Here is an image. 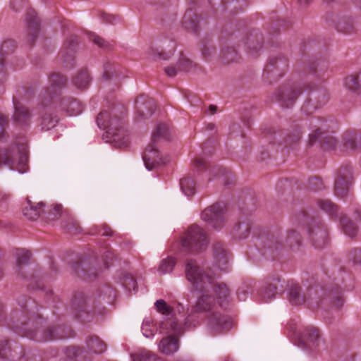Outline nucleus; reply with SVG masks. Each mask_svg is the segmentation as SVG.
<instances>
[{"label": "nucleus", "mask_w": 361, "mask_h": 361, "mask_svg": "<svg viewBox=\"0 0 361 361\" xmlns=\"http://www.w3.org/2000/svg\"><path fill=\"white\" fill-rule=\"evenodd\" d=\"M287 298L293 305H300L305 302L310 308L329 306L340 308L345 302L343 293L338 284L331 283L325 286H310L304 291L302 286L295 283L288 285Z\"/></svg>", "instance_id": "nucleus-1"}, {"label": "nucleus", "mask_w": 361, "mask_h": 361, "mask_svg": "<svg viewBox=\"0 0 361 361\" xmlns=\"http://www.w3.org/2000/svg\"><path fill=\"white\" fill-rule=\"evenodd\" d=\"M20 310L12 312L8 326L17 334L37 342L56 340L54 326L40 329L44 322V318L36 311L35 301L31 298L26 299L25 303L18 302Z\"/></svg>", "instance_id": "nucleus-2"}, {"label": "nucleus", "mask_w": 361, "mask_h": 361, "mask_svg": "<svg viewBox=\"0 0 361 361\" xmlns=\"http://www.w3.org/2000/svg\"><path fill=\"white\" fill-rule=\"evenodd\" d=\"M125 112V106L115 105L110 111H102L97 117V126L106 130L103 138L118 148L126 147L129 144L128 135L123 128Z\"/></svg>", "instance_id": "nucleus-3"}, {"label": "nucleus", "mask_w": 361, "mask_h": 361, "mask_svg": "<svg viewBox=\"0 0 361 361\" xmlns=\"http://www.w3.org/2000/svg\"><path fill=\"white\" fill-rule=\"evenodd\" d=\"M186 278L191 282L192 289L198 292L210 293L212 290L220 300L229 296V289L224 283L215 282L211 270H204L195 260L190 259L185 267Z\"/></svg>", "instance_id": "nucleus-4"}, {"label": "nucleus", "mask_w": 361, "mask_h": 361, "mask_svg": "<svg viewBox=\"0 0 361 361\" xmlns=\"http://www.w3.org/2000/svg\"><path fill=\"white\" fill-rule=\"evenodd\" d=\"M310 126L312 130L310 134L309 144L313 145L319 142L324 149H334L337 141L329 134L334 132L336 126L335 119L331 117L319 116L310 119Z\"/></svg>", "instance_id": "nucleus-5"}, {"label": "nucleus", "mask_w": 361, "mask_h": 361, "mask_svg": "<svg viewBox=\"0 0 361 361\" xmlns=\"http://www.w3.org/2000/svg\"><path fill=\"white\" fill-rule=\"evenodd\" d=\"M159 327L161 330H165L169 336L161 340L159 348L162 353L171 355L178 350V338L184 334L182 324L175 319H169L161 322Z\"/></svg>", "instance_id": "nucleus-6"}, {"label": "nucleus", "mask_w": 361, "mask_h": 361, "mask_svg": "<svg viewBox=\"0 0 361 361\" xmlns=\"http://www.w3.org/2000/svg\"><path fill=\"white\" fill-rule=\"evenodd\" d=\"M28 154L25 144H18L16 149L0 150V166L6 165L11 169L24 173L28 169Z\"/></svg>", "instance_id": "nucleus-7"}, {"label": "nucleus", "mask_w": 361, "mask_h": 361, "mask_svg": "<svg viewBox=\"0 0 361 361\" xmlns=\"http://www.w3.org/2000/svg\"><path fill=\"white\" fill-rule=\"evenodd\" d=\"M181 245L185 252L199 253L204 250L208 245L207 234L199 226L192 225L183 238Z\"/></svg>", "instance_id": "nucleus-8"}, {"label": "nucleus", "mask_w": 361, "mask_h": 361, "mask_svg": "<svg viewBox=\"0 0 361 361\" xmlns=\"http://www.w3.org/2000/svg\"><path fill=\"white\" fill-rule=\"evenodd\" d=\"M288 68V59L283 54L269 56L264 68L262 78L268 84L278 81Z\"/></svg>", "instance_id": "nucleus-9"}, {"label": "nucleus", "mask_w": 361, "mask_h": 361, "mask_svg": "<svg viewBox=\"0 0 361 361\" xmlns=\"http://www.w3.org/2000/svg\"><path fill=\"white\" fill-rule=\"evenodd\" d=\"M317 204L321 209L328 213L332 218L339 217L342 231L345 235L351 238L357 235L358 231L357 225L345 216H338V207L330 200H318Z\"/></svg>", "instance_id": "nucleus-10"}, {"label": "nucleus", "mask_w": 361, "mask_h": 361, "mask_svg": "<svg viewBox=\"0 0 361 361\" xmlns=\"http://www.w3.org/2000/svg\"><path fill=\"white\" fill-rule=\"evenodd\" d=\"M49 82L51 87L44 88L39 94L40 106L47 108L54 104L58 98L57 92L55 88H61L67 83V78L59 73H53L49 77Z\"/></svg>", "instance_id": "nucleus-11"}, {"label": "nucleus", "mask_w": 361, "mask_h": 361, "mask_svg": "<svg viewBox=\"0 0 361 361\" xmlns=\"http://www.w3.org/2000/svg\"><path fill=\"white\" fill-rule=\"evenodd\" d=\"M303 87L298 83H285L275 92L274 97L282 107H292L298 97L303 92Z\"/></svg>", "instance_id": "nucleus-12"}, {"label": "nucleus", "mask_w": 361, "mask_h": 361, "mask_svg": "<svg viewBox=\"0 0 361 361\" xmlns=\"http://www.w3.org/2000/svg\"><path fill=\"white\" fill-rule=\"evenodd\" d=\"M307 233L312 245L322 248L327 242L328 231L319 217H311L307 222Z\"/></svg>", "instance_id": "nucleus-13"}, {"label": "nucleus", "mask_w": 361, "mask_h": 361, "mask_svg": "<svg viewBox=\"0 0 361 361\" xmlns=\"http://www.w3.org/2000/svg\"><path fill=\"white\" fill-rule=\"evenodd\" d=\"M329 99L327 90L324 87H317L311 90L305 101L302 111L307 115L312 114L316 109L325 105Z\"/></svg>", "instance_id": "nucleus-14"}, {"label": "nucleus", "mask_w": 361, "mask_h": 361, "mask_svg": "<svg viewBox=\"0 0 361 361\" xmlns=\"http://www.w3.org/2000/svg\"><path fill=\"white\" fill-rule=\"evenodd\" d=\"M241 42L243 43L247 54L256 58L264 47V37L259 29L253 28L244 34Z\"/></svg>", "instance_id": "nucleus-15"}, {"label": "nucleus", "mask_w": 361, "mask_h": 361, "mask_svg": "<svg viewBox=\"0 0 361 361\" xmlns=\"http://www.w3.org/2000/svg\"><path fill=\"white\" fill-rule=\"evenodd\" d=\"M225 205L223 202H216L205 208L202 212V219L215 229L224 225Z\"/></svg>", "instance_id": "nucleus-16"}, {"label": "nucleus", "mask_w": 361, "mask_h": 361, "mask_svg": "<svg viewBox=\"0 0 361 361\" xmlns=\"http://www.w3.org/2000/svg\"><path fill=\"white\" fill-rule=\"evenodd\" d=\"M95 259L90 256H80L71 264L72 269L80 278L85 280H92L97 276V271L93 264Z\"/></svg>", "instance_id": "nucleus-17"}, {"label": "nucleus", "mask_w": 361, "mask_h": 361, "mask_svg": "<svg viewBox=\"0 0 361 361\" xmlns=\"http://www.w3.org/2000/svg\"><path fill=\"white\" fill-rule=\"evenodd\" d=\"M353 181V177L351 166L348 165L341 166L338 171V178L334 184L335 195L341 198L345 197Z\"/></svg>", "instance_id": "nucleus-18"}, {"label": "nucleus", "mask_w": 361, "mask_h": 361, "mask_svg": "<svg viewBox=\"0 0 361 361\" xmlns=\"http://www.w3.org/2000/svg\"><path fill=\"white\" fill-rule=\"evenodd\" d=\"M90 298L83 292H76L72 300V307L75 311V317L82 322L88 321L90 312L92 310L90 305Z\"/></svg>", "instance_id": "nucleus-19"}, {"label": "nucleus", "mask_w": 361, "mask_h": 361, "mask_svg": "<svg viewBox=\"0 0 361 361\" xmlns=\"http://www.w3.org/2000/svg\"><path fill=\"white\" fill-rule=\"evenodd\" d=\"M27 36L25 42L32 48L37 41L40 31V20L35 10L30 8L26 13Z\"/></svg>", "instance_id": "nucleus-20"}, {"label": "nucleus", "mask_w": 361, "mask_h": 361, "mask_svg": "<svg viewBox=\"0 0 361 361\" xmlns=\"http://www.w3.org/2000/svg\"><path fill=\"white\" fill-rule=\"evenodd\" d=\"M208 325L213 332L221 334L232 328L233 321L228 315L214 312L208 317Z\"/></svg>", "instance_id": "nucleus-21"}, {"label": "nucleus", "mask_w": 361, "mask_h": 361, "mask_svg": "<svg viewBox=\"0 0 361 361\" xmlns=\"http://www.w3.org/2000/svg\"><path fill=\"white\" fill-rule=\"evenodd\" d=\"M297 336L298 338L295 344L301 348L306 350L318 345L320 334L318 329L310 326L305 328L302 332L298 333Z\"/></svg>", "instance_id": "nucleus-22"}, {"label": "nucleus", "mask_w": 361, "mask_h": 361, "mask_svg": "<svg viewBox=\"0 0 361 361\" xmlns=\"http://www.w3.org/2000/svg\"><path fill=\"white\" fill-rule=\"evenodd\" d=\"M156 107L154 99L147 95L141 94L135 101L137 115L142 119L151 117L154 113Z\"/></svg>", "instance_id": "nucleus-23"}, {"label": "nucleus", "mask_w": 361, "mask_h": 361, "mask_svg": "<svg viewBox=\"0 0 361 361\" xmlns=\"http://www.w3.org/2000/svg\"><path fill=\"white\" fill-rule=\"evenodd\" d=\"M145 165L148 170H152L160 164H164L166 161L163 159L157 147V144L151 142L146 147L143 154Z\"/></svg>", "instance_id": "nucleus-24"}, {"label": "nucleus", "mask_w": 361, "mask_h": 361, "mask_svg": "<svg viewBox=\"0 0 361 361\" xmlns=\"http://www.w3.org/2000/svg\"><path fill=\"white\" fill-rule=\"evenodd\" d=\"M188 1L190 7L186 10L183 17L182 25L185 29L197 33L199 30L200 17L195 11L196 0Z\"/></svg>", "instance_id": "nucleus-25"}, {"label": "nucleus", "mask_w": 361, "mask_h": 361, "mask_svg": "<svg viewBox=\"0 0 361 361\" xmlns=\"http://www.w3.org/2000/svg\"><path fill=\"white\" fill-rule=\"evenodd\" d=\"M78 43V37L71 35L64 43V49L60 53L63 63L69 68H72L75 66V48Z\"/></svg>", "instance_id": "nucleus-26"}, {"label": "nucleus", "mask_w": 361, "mask_h": 361, "mask_svg": "<svg viewBox=\"0 0 361 361\" xmlns=\"http://www.w3.org/2000/svg\"><path fill=\"white\" fill-rule=\"evenodd\" d=\"M13 102L15 110L13 116L14 123L18 126H28L32 116L31 111L14 97Z\"/></svg>", "instance_id": "nucleus-27"}, {"label": "nucleus", "mask_w": 361, "mask_h": 361, "mask_svg": "<svg viewBox=\"0 0 361 361\" xmlns=\"http://www.w3.org/2000/svg\"><path fill=\"white\" fill-rule=\"evenodd\" d=\"M281 281V276L278 274H274L269 276L266 285L262 288L260 291L262 298L265 301L274 298L277 294L279 284Z\"/></svg>", "instance_id": "nucleus-28"}, {"label": "nucleus", "mask_w": 361, "mask_h": 361, "mask_svg": "<svg viewBox=\"0 0 361 361\" xmlns=\"http://www.w3.org/2000/svg\"><path fill=\"white\" fill-rule=\"evenodd\" d=\"M31 252L24 249H18L16 252V263L14 268L15 274L18 277L26 278L25 268L29 264Z\"/></svg>", "instance_id": "nucleus-29"}, {"label": "nucleus", "mask_w": 361, "mask_h": 361, "mask_svg": "<svg viewBox=\"0 0 361 361\" xmlns=\"http://www.w3.org/2000/svg\"><path fill=\"white\" fill-rule=\"evenodd\" d=\"M283 248V240L280 238L279 234H269L264 240V249L265 253L269 252L273 258L279 250Z\"/></svg>", "instance_id": "nucleus-30"}, {"label": "nucleus", "mask_w": 361, "mask_h": 361, "mask_svg": "<svg viewBox=\"0 0 361 361\" xmlns=\"http://www.w3.org/2000/svg\"><path fill=\"white\" fill-rule=\"evenodd\" d=\"M213 251L216 266L221 270H226L228 262V252L225 245L222 243H216L214 245Z\"/></svg>", "instance_id": "nucleus-31"}, {"label": "nucleus", "mask_w": 361, "mask_h": 361, "mask_svg": "<svg viewBox=\"0 0 361 361\" xmlns=\"http://www.w3.org/2000/svg\"><path fill=\"white\" fill-rule=\"evenodd\" d=\"M124 75L118 64L107 62L104 66V73L102 78L106 80H113L118 84Z\"/></svg>", "instance_id": "nucleus-32"}, {"label": "nucleus", "mask_w": 361, "mask_h": 361, "mask_svg": "<svg viewBox=\"0 0 361 361\" xmlns=\"http://www.w3.org/2000/svg\"><path fill=\"white\" fill-rule=\"evenodd\" d=\"M73 85L78 90H83L88 88L92 77L87 68H82L72 78Z\"/></svg>", "instance_id": "nucleus-33"}, {"label": "nucleus", "mask_w": 361, "mask_h": 361, "mask_svg": "<svg viewBox=\"0 0 361 361\" xmlns=\"http://www.w3.org/2000/svg\"><path fill=\"white\" fill-rule=\"evenodd\" d=\"M252 224L250 220L245 216H242L238 222L233 227L232 233L234 237L239 239H245L248 237Z\"/></svg>", "instance_id": "nucleus-34"}, {"label": "nucleus", "mask_w": 361, "mask_h": 361, "mask_svg": "<svg viewBox=\"0 0 361 361\" xmlns=\"http://www.w3.org/2000/svg\"><path fill=\"white\" fill-rule=\"evenodd\" d=\"M202 295L198 298L195 305L192 307L195 312H206L212 310L214 306V299L209 293L201 292Z\"/></svg>", "instance_id": "nucleus-35"}, {"label": "nucleus", "mask_w": 361, "mask_h": 361, "mask_svg": "<svg viewBox=\"0 0 361 361\" xmlns=\"http://www.w3.org/2000/svg\"><path fill=\"white\" fill-rule=\"evenodd\" d=\"M61 108L70 115H77L82 111V104L75 99L64 97L61 100Z\"/></svg>", "instance_id": "nucleus-36"}, {"label": "nucleus", "mask_w": 361, "mask_h": 361, "mask_svg": "<svg viewBox=\"0 0 361 361\" xmlns=\"http://www.w3.org/2000/svg\"><path fill=\"white\" fill-rule=\"evenodd\" d=\"M343 142L345 147L353 150L361 149V136L355 132L346 131L343 135Z\"/></svg>", "instance_id": "nucleus-37"}, {"label": "nucleus", "mask_w": 361, "mask_h": 361, "mask_svg": "<svg viewBox=\"0 0 361 361\" xmlns=\"http://www.w3.org/2000/svg\"><path fill=\"white\" fill-rule=\"evenodd\" d=\"M59 120L58 116L56 114H54L51 109L49 107L42 115L40 121L42 130H49L54 128L58 123Z\"/></svg>", "instance_id": "nucleus-38"}, {"label": "nucleus", "mask_w": 361, "mask_h": 361, "mask_svg": "<svg viewBox=\"0 0 361 361\" xmlns=\"http://www.w3.org/2000/svg\"><path fill=\"white\" fill-rule=\"evenodd\" d=\"M43 206V202H39L37 205H34L30 200H27V206L23 208V214L30 220H37L42 213V207Z\"/></svg>", "instance_id": "nucleus-39"}, {"label": "nucleus", "mask_w": 361, "mask_h": 361, "mask_svg": "<svg viewBox=\"0 0 361 361\" xmlns=\"http://www.w3.org/2000/svg\"><path fill=\"white\" fill-rule=\"evenodd\" d=\"M240 59V54L233 47H226L221 51L220 59L224 64L238 62Z\"/></svg>", "instance_id": "nucleus-40"}, {"label": "nucleus", "mask_w": 361, "mask_h": 361, "mask_svg": "<svg viewBox=\"0 0 361 361\" xmlns=\"http://www.w3.org/2000/svg\"><path fill=\"white\" fill-rule=\"evenodd\" d=\"M327 69V65L325 61H320L317 62L310 61L305 66V71L315 75L318 78L324 76V73Z\"/></svg>", "instance_id": "nucleus-41"}, {"label": "nucleus", "mask_w": 361, "mask_h": 361, "mask_svg": "<svg viewBox=\"0 0 361 361\" xmlns=\"http://www.w3.org/2000/svg\"><path fill=\"white\" fill-rule=\"evenodd\" d=\"M16 48V42L13 39H6L3 42L0 47V72L4 70L5 56L14 52Z\"/></svg>", "instance_id": "nucleus-42"}, {"label": "nucleus", "mask_w": 361, "mask_h": 361, "mask_svg": "<svg viewBox=\"0 0 361 361\" xmlns=\"http://www.w3.org/2000/svg\"><path fill=\"white\" fill-rule=\"evenodd\" d=\"M86 344L89 350L97 354H101L106 349V343L97 336H89Z\"/></svg>", "instance_id": "nucleus-43"}, {"label": "nucleus", "mask_w": 361, "mask_h": 361, "mask_svg": "<svg viewBox=\"0 0 361 361\" xmlns=\"http://www.w3.org/2000/svg\"><path fill=\"white\" fill-rule=\"evenodd\" d=\"M169 140L170 132L166 123H159L156 127L152 135V141L157 144L160 140Z\"/></svg>", "instance_id": "nucleus-44"}, {"label": "nucleus", "mask_w": 361, "mask_h": 361, "mask_svg": "<svg viewBox=\"0 0 361 361\" xmlns=\"http://www.w3.org/2000/svg\"><path fill=\"white\" fill-rule=\"evenodd\" d=\"M345 87L356 94H361V72L352 74L345 78Z\"/></svg>", "instance_id": "nucleus-45"}, {"label": "nucleus", "mask_w": 361, "mask_h": 361, "mask_svg": "<svg viewBox=\"0 0 361 361\" xmlns=\"http://www.w3.org/2000/svg\"><path fill=\"white\" fill-rule=\"evenodd\" d=\"M133 361H164L150 351L142 349L130 354Z\"/></svg>", "instance_id": "nucleus-46"}, {"label": "nucleus", "mask_w": 361, "mask_h": 361, "mask_svg": "<svg viewBox=\"0 0 361 361\" xmlns=\"http://www.w3.org/2000/svg\"><path fill=\"white\" fill-rule=\"evenodd\" d=\"M200 49L202 57L207 61H209L216 52V47L209 39L202 40Z\"/></svg>", "instance_id": "nucleus-47"}, {"label": "nucleus", "mask_w": 361, "mask_h": 361, "mask_svg": "<svg viewBox=\"0 0 361 361\" xmlns=\"http://www.w3.org/2000/svg\"><path fill=\"white\" fill-rule=\"evenodd\" d=\"M154 305L158 312L168 317L165 322L169 319H175L179 322L177 318H173V308L168 305L165 300L162 299L158 300Z\"/></svg>", "instance_id": "nucleus-48"}, {"label": "nucleus", "mask_w": 361, "mask_h": 361, "mask_svg": "<svg viewBox=\"0 0 361 361\" xmlns=\"http://www.w3.org/2000/svg\"><path fill=\"white\" fill-rule=\"evenodd\" d=\"M64 353L67 357L74 360L75 361H83L85 359L84 354L85 353V350L78 346H68L65 348Z\"/></svg>", "instance_id": "nucleus-49"}, {"label": "nucleus", "mask_w": 361, "mask_h": 361, "mask_svg": "<svg viewBox=\"0 0 361 361\" xmlns=\"http://www.w3.org/2000/svg\"><path fill=\"white\" fill-rule=\"evenodd\" d=\"M285 243L290 249L298 248L301 244V237L295 230H289L287 233Z\"/></svg>", "instance_id": "nucleus-50"}, {"label": "nucleus", "mask_w": 361, "mask_h": 361, "mask_svg": "<svg viewBox=\"0 0 361 361\" xmlns=\"http://www.w3.org/2000/svg\"><path fill=\"white\" fill-rule=\"evenodd\" d=\"M302 137V132L299 127H294L292 130L287 133L283 142L286 145H292L298 143Z\"/></svg>", "instance_id": "nucleus-51"}, {"label": "nucleus", "mask_w": 361, "mask_h": 361, "mask_svg": "<svg viewBox=\"0 0 361 361\" xmlns=\"http://www.w3.org/2000/svg\"><path fill=\"white\" fill-rule=\"evenodd\" d=\"M348 260L352 266L361 269V247H354L348 251Z\"/></svg>", "instance_id": "nucleus-52"}, {"label": "nucleus", "mask_w": 361, "mask_h": 361, "mask_svg": "<svg viewBox=\"0 0 361 361\" xmlns=\"http://www.w3.org/2000/svg\"><path fill=\"white\" fill-rule=\"evenodd\" d=\"M180 185L182 191L188 196H192L195 192V183L191 178H184L180 179Z\"/></svg>", "instance_id": "nucleus-53"}, {"label": "nucleus", "mask_w": 361, "mask_h": 361, "mask_svg": "<svg viewBox=\"0 0 361 361\" xmlns=\"http://www.w3.org/2000/svg\"><path fill=\"white\" fill-rule=\"evenodd\" d=\"M197 313L200 312H195V309L192 308L191 312L185 318L184 324L182 325L184 332L185 329L195 328L198 325L200 318Z\"/></svg>", "instance_id": "nucleus-54"}, {"label": "nucleus", "mask_w": 361, "mask_h": 361, "mask_svg": "<svg viewBox=\"0 0 361 361\" xmlns=\"http://www.w3.org/2000/svg\"><path fill=\"white\" fill-rule=\"evenodd\" d=\"M54 326V337L56 339H64L72 336L71 329L64 325H56Z\"/></svg>", "instance_id": "nucleus-55"}, {"label": "nucleus", "mask_w": 361, "mask_h": 361, "mask_svg": "<svg viewBox=\"0 0 361 361\" xmlns=\"http://www.w3.org/2000/svg\"><path fill=\"white\" fill-rule=\"evenodd\" d=\"M176 263L174 258L168 257L161 261L159 267V271L162 274L170 273L173 269Z\"/></svg>", "instance_id": "nucleus-56"}, {"label": "nucleus", "mask_w": 361, "mask_h": 361, "mask_svg": "<svg viewBox=\"0 0 361 361\" xmlns=\"http://www.w3.org/2000/svg\"><path fill=\"white\" fill-rule=\"evenodd\" d=\"M148 54L150 57L154 60L163 59L168 60L170 58V54L164 52L162 49L158 47L152 46L148 51Z\"/></svg>", "instance_id": "nucleus-57"}, {"label": "nucleus", "mask_w": 361, "mask_h": 361, "mask_svg": "<svg viewBox=\"0 0 361 361\" xmlns=\"http://www.w3.org/2000/svg\"><path fill=\"white\" fill-rule=\"evenodd\" d=\"M117 258L116 255L114 253V250L111 247H106L105 252L102 255V260L106 268H109L113 262Z\"/></svg>", "instance_id": "nucleus-58"}, {"label": "nucleus", "mask_w": 361, "mask_h": 361, "mask_svg": "<svg viewBox=\"0 0 361 361\" xmlns=\"http://www.w3.org/2000/svg\"><path fill=\"white\" fill-rule=\"evenodd\" d=\"M11 353L10 342L7 339H0V358L8 359Z\"/></svg>", "instance_id": "nucleus-59"}, {"label": "nucleus", "mask_w": 361, "mask_h": 361, "mask_svg": "<svg viewBox=\"0 0 361 361\" xmlns=\"http://www.w3.org/2000/svg\"><path fill=\"white\" fill-rule=\"evenodd\" d=\"M123 286L129 291L137 289V281L130 274H125L122 279Z\"/></svg>", "instance_id": "nucleus-60"}, {"label": "nucleus", "mask_w": 361, "mask_h": 361, "mask_svg": "<svg viewBox=\"0 0 361 361\" xmlns=\"http://www.w3.org/2000/svg\"><path fill=\"white\" fill-rule=\"evenodd\" d=\"M142 331L143 335L147 337L153 336L157 331V327L149 320H145L142 322Z\"/></svg>", "instance_id": "nucleus-61"}, {"label": "nucleus", "mask_w": 361, "mask_h": 361, "mask_svg": "<svg viewBox=\"0 0 361 361\" xmlns=\"http://www.w3.org/2000/svg\"><path fill=\"white\" fill-rule=\"evenodd\" d=\"M223 5L226 6L231 4L233 9L236 11H243L246 6L247 4L245 0H221Z\"/></svg>", "instance_id": "nucleus-62"}, {"label": "nucleus", "mask_w": 361, "mask_h": 361, "mask_svg": "<svg viewBox=\"0 0 361 361\" xmlns=\"http://www.w3.org/2000/svg\"><path fill=\"white\" fill-rule=\"evenodd\" d=\"M193 66L192 61L185 57L180 58L177 63L178 69L185 72L190 71Z\"/></svg>", "instance_id": "nucleus-63"}, {"label": "nucleus", "mask_w": 361, "mask_h": 361, "mask_svg": "<svg viewBox=\"0 0 361 361\" xmlns=\"http://www.w3.org/2000/svg\"><path fill=\"white\" fill-rule=\"evenodd\" d=\"M20 361H43V360L39 356L34 354L31 350L26 351L23 350Z\"/></svg>", "instance_id": "nucleus-64"}]
</instances>
